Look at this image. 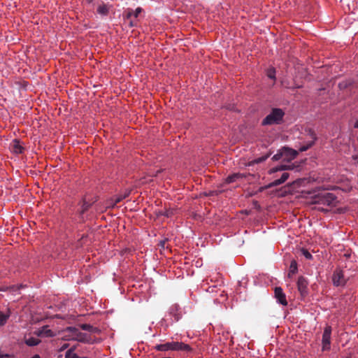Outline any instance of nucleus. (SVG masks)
I'll return each instance as SVG.
<instances>
[{
	"instance_id": "nucleus-18",
	"label": "nucleus",
	"mask_w": 358,
	"mask_h": 358,
	"mask_svg": "<svg viewBox=\"0 0 358 358\" xmlns=\"http://www.w3.org/2000/svg\"><path fill=\"white\" fill-rule=\"evenodd\" d=\"M81 329L84 331H87L94 334H99L101 330L98 327H93L89 324H80Z\"/></svg>"
},
{
	"instance_id": "nucleus-32",
	"label": "nucleus",
	"mask_w": 358,
	"mask_h": 358,
	"mask_svg": "<svg viewBox=\"0 0 358 358\" xmlns=\"http://www.w3.org/2000/svg\"><path fill=\"white\" fill-rule=\"evenodd\" d=\"M301 254L307 259H311L313 258L312 255L310 253V252L305 248L301 249Z\"/></svg>"
},
{
	"instance_id": "nucleus-7",
	"label": "nucleus",
	"mask_w": 358,
	"mask_h": 358,
	"mask_svg": "<svg viewBox=\"0 0 358 358\" xmlns=\"http://www.w3.org/2000/svg\"><path fill=\"white\" fill-rule=\"evenodd\" d=\"M297 287L301 295L305 296L308 294V281L306 279L300 276L297 281Z\"/></svg>"
},
{
	"instance_id": "nucleus-3",
	"label": "nucleus",
	"mask_w": 358,
	"mask_h": 358,
	"mask_svg": "<svg viewBox=\"0 0 358 358\" xmlns=\"http://www.w3.org/2000/svg\"><path fill=\"white\" fill-rule=\"evenodd\" d=\"M99 199V196L96 194H85L79 203V208L78 212L80 215H83L88 210L95 204Z\"/></svg>"
},
{
	"instance_id": "nucleus-40",
	"label": "nucleus",
	"mask_w": 358,
	"mask_h": 358,
	"mask_svg": "<svg viewBox=\"0 0 358 358\" xmlns=\"http://www.w3.org/2000/svg\"><path fill=\"white\" fill-rule=\"evenodd\" d=\"M79 358H81V357H79Z\"/></svg>"
},
{
	"instance_id": "nucleus-26",
	"label": "nucleus",
	"mask_w": 358,
	"mask_h": 358,
	"mask_svg": "<svg viewBox=\"0 0 358 358\" xmlns=\"http://www.w3.org/2000/svg\"><path fill=\"white\" fill-rule=\"evenodd\" d=\"M130 193H131V190L127 189L124 194H119V195L116 196H115L116 202L120 203L123 199H124L127 197H128L129 196Z\"/></svg>"
},
{
	"instance_id": "nucleus-1",
	"label": "nucleus",
	"mask_w": 358,
	"mask_h": 358,
	"mask_svg": "<svg viewBox=\"0 0 358 358\" xmlns=\"http://www.w3.org/2000/svg\"><path fill=\"white\" fill-rule=\"evenodd\" d=\"M312 203L317 204L318 210L329 211L336 206L337 197L333 194L326 191H321L312 197Z\"/></svg>"
},
{
	"instance_id": "nucleus-31",
	"label": "nucleus",
	"mask_w": 358,
	"mask_h": 358,
	"mask_svg": "<svg viewBox=\"0 0 358 358\" xmlns=\"http://www.w3.org/2000/svg\"><path fill=\"white\" fill-rule=\"evenodd\" d=\"M73 349L69 350L65 355V358H79L80 357L78 356L76 353L73 352Z\"/></svg>"
},
{
	"instance_id": "nucleus-33",
	"label": "nucleus",
	"mask_w": 358,
	"mask_h": 358,
	"mask_svg": "<svg viewBox=\"0 0 358 358\" xmlns=\"http://www.w3.org/2000/svg\"><path fill=\"white\" fill-rule=\"evenodd\" d=\"M275 71L274 69H270L267 71V76L271 79H275Z\"/></svg>"
},
{
	"instance_id": "nucleus-24",
	"label": "nucleus",
	"mask_w": 358,
	"mask_h": 358,
	"mask_svg": "<svg viewBox=\"0 0 358 358\" xmlns=\"http://www.w3.org/2000/svg\"><path fill=\"white\" fill-rule=\"evenodd\" d=\"M69 329L70 331L76 334V335L78 336L77 340L78 341H80V342H85V334H83L81 332H78V329L76 328H75V327H69Z\"/></svg>"
},
{
	"instance_id": "nucleus-10",
	"label": "nucleus",
	"mask_w": 358,
	"mask_h": 358,
	"mask_svg": "<svg viewBox=\"0 0 358 358\" xmlns=\"http://www.w3.org/2000/svg\"><path fill=\"white\" fill-rule=\"evenodd\" d=\"M298 155V152L295 150L284 147V157L283 160L290 162L296 158Z\"/></svg>"
},
{
	"instance_id": "nucleus-29",
	"label": "nucleus",
	"mask_w": 358,
	"mask_h": 358,
	"mask_svg": "<svg viewBox=\"0 0 358 358\" xmlns=\"http://www.w3.org/2000/svg\"><path fill=\"white\" fill-rule=\"evenodd\" d=\"M270 155H271V154L268 153L262 157H258L254 160V163H256V164L262 163V162L266 161L270 157Z\"/></svg>"
},
{
	"instance_id": "nucleus-12",
	"label": "nucleus",
	"mask_w": 358,
	"mask_h": 358,
	"mask_svg": "<svg viewBox=\"0 0 358 358\" xmlns=\"http://www.w3.org/2000/svg\"><path fill=\"white\" fill-rule=\"evenodd\" d=\"M308 135L310 136V138H312V141L308 142V143H306V145H302L300 148H299V150L301 152H304V151H306L307 150H308L310 148H311L313 144L315 143V141H316L317 139V137H316V134L315 133V131L313 130V129H308Z\"/></svg>"
},
{
	"instance_id": "nucleus-20",
	"label": "nucleus",
	"mask_w": 358,
	"mask_h": 358,
	"mask_svg": "<svg viewBox=\"0 0 358 358\" xmlns=\"http://www.w3.org/2000/svg\"><path fill=\"white\" fill-rule=\"evenodd\" d=\"M110 6L108 4L102 3L97 7V13L101 15H107L109 12Z\"/></svg>"
},
{
	"instance_id": "nucleus-30",
	"label": "nucleus",
	"mask_w": 358,
	"mask_h": 358,
	"mask_svg": "<svg viewBox=\"0 0 358 358\" xmlns=\"http://www.w3.org/2000/svg\"><path fill=\"white\" fill-rule=\"evenodd\" d=\"M270 155H271V154L268 153L262 157H258L254 160V163H256V164L262 163V162L266 161L270 157Z\"/></svg>"
},
{
	"instance_id": "nucleus-5",
	"label": "nucleus",
	"mask_w": 358,
	"mask_h": 358,
	"mask_svg": "<svg viewBox=\"0 0 358 358\" xmlns=\"http://www.w3.org/2000/svg\"><path fill=\"white\" fill-rule=\"evenodd\" d=\"M331 327L330 326H327L324 328L322 343V350L327 351L330 350L331 348Z\"/></svg>"
},
{
	"instance_id": "nucleus-19",
	"label": "nucleus",
	"mask_w": 358,
	"mask_h": 358,
	"mask_svg": "<svg viewBox=\"0 0 358 358\" xmlns=\"http://www.w3.org/2000/svg\"><path fill=\"white\" fill-rule=\"evenodd\" d=\"M123 20L124 23L128 24V26L131 28L134 27H136L138 24V20L135 19L134 17H131V18H127L126 17V13H123L122 14Z\"/></svg>"
},
{
	"instance_id": "nucleus-35",
	"label": "nucleus",
	"mask_w": 358,
	"mask_h": 358,
	"mask_svg": "<svg viewBox=\"0 0 358 358\" xmlns=\"http://www.w3.org/2000/svg\"><path fill=\"white\" fill-rule=\"evenodd\" d=\"M227 108H228L229 110H234V106H233L229 105V106H227Z\"/></svg>"
},
{
	"instance_id": "nucleus-2",
	"label": "nucleus",
	"mask_w": 358,
	"mask_h": 358,
	"mask_svg": "<svg viewBox=\"0 0 358 358\" xmlns=\"http://www.w3.org/2000/svg\"><path fill=\"white\" fill-rule=\"evenodd\" d=\"M285 112L281 108H272L271 113L262 120V125L279 124L282 121Z\"/></svg>"
},
{
	"instance_id": "nucleus-36",
	"label": "nucleus",
	"mask_w": 358,
	"mask_h": 358,
	"mask_svg": "<svg viewBox=\"0 0 358 358\" xmlns=\"http://www.w3.org/2000/svg\"><path fill=\"white\" fill-rule=\"evenodd\" d=\"M355 127L358 128V120L355 123Z\"/></svg>"
},
{
	"instance_id": "nucleus-14",
	"label": "nucleus",
	"mask_w": 358,
	"mask_h": 358,
	"mask_svg": "<svg viewBox=\"0 0 358 358\" xmlns=\"http://www.w3.org/2000/svg\"><path fill=\"white\" fill-rule=\"evenodd\" d=\"M124 12L126 13L127 18H131V17H134L135 19H137L138 15L142 12V8L138 7L135 10L131 8H127Z\"/></svg>"
},
{
	"instance_id": "nucleus-38",
	"label": "nucleus",
	"mask_w": 358,
	"mask_h": 358,
	"mask_svg": "<svg viewBox=\"0 0 358 358\" xmlns=\"http://www.w3.org/2000/svg\"><path fill=\"white\" fill-rule=\"evenodd\" d=\"M22 227H26V229H28V227H31V225H24V224H22Z\"/></svg>"
},
{
	"instance_id": "nucleus-11",
	"label": "nucleus",
	"mask_w": 358,
	"mask_h": 358,
	"mask_svg": "<svg viewBox=\"0 0 358 358\" xmlns=\"http://www.w3.org/2000/svg\"><path fill=\"white\" fill-rule=\"evenodd\" d=\"M308 135L310 136V138H312V141L308 142V143H306V145H302L300 148H299V150L301 152H304V151H306L307 150H308L310 148H311L313 144L315 143V141H316L317 139V137H316V134L315 133V131L313 130V129H308Z\"/></svg>"
},
{
	"instance_id": "nucleus-22",
	"label": "nucleus",
	"mask_w": 358,
	"mask_h": 358,
	"mask_svg": "<svg viewBox=\"0 0 358 358\" xmlns=\"http://www.w3.org/2000/svg\"><path fill=\"white\" fill-rule=\"evenodd\" d=\"M294 169L293 165H281L275 168H273L270 170V173H275L277 171H284V170H292Z\"/></svg>"
},
{
	"instance_id": "nucleus-34",
	"label": "nucleus",
	"mask_w": 358,
	"mask_h": 358,
	"mask_svg": "<svg viewBox=\"0 0 358 358\" xmlns=\"http://www.w3.org/2000/svg\"><path fill=\"white\" fill-rule=\"evenodd\" d=\"M168 240L169 239L167 238H165L162 239V241H160L159 243V246L162 249L167 248V246H166V243L168 241Z\"/></svg>"
},
{
	"instance_id": "nucleus-27",
	"label": "nucleus",
	"mask_w": 358,
	"mask_h": 358,
	"mask_svg": "<svg viewBox=\"0 0 358 358\" xmlns=\"http://www.w3.org/2000/svg\"><path fill=\"white\" fill-rule=\"evenodd\" d=\"M297 271V263L296 261L293 260L292 261L289 266V276H291L292 275L296 273Z\"/></svg>"
},
{
	"instance_id": "nucleus-23",
	"label": "nucleus",
	"mask_w": 358,
	"mask_h": 358,
	"mask_svg": "<svg viewBox=\"0 0 358 358\" xmlns=\"http://www.w3.org/2000/svg\"><path fill=\"white\" fill-rule=\"evenodd\" d=\"M24 343L28 346H36L41 343V341L38 338L34 337H29L28 338H24Z\"/></svg>"
},
{
	"instance_id": "nucleus-37",
	"label": "nucleus",
	"mask_w": 358,
	"mask_h": 358,
	"mask_svg": "<svg viewBox=\"0 0 358 358\" xmlns=\"http://www.w3.org/2000/svg\"><path fill=\"white\" fill-rule=\"evenodd\" d=\"M6 357H8V355H0V358H6Z\"/></svg>"
},
{
	"instance_id": "nucleus-9",
	"label": "nucleus",
	"mask_w": 358,
	"mask_h": 358,
	"mask_svg": "<svg viewBox=\"0 0 358 358\" xmlns=\"http://www.w3.org/2000/svg\"><path fill=\"white\" fill-rule=\"evenodd\" d=\"M173 350L174 351H183V352H191L192 348L188 344H185L182 342H175L173 341Z\"/></svg>"
},
{
	"instance_id": "nucleus-6",
	"label": "nucleus",
	"mask_w": 358,
	"mask_h": 358,
	"mask_svg": "<svg viewBox=\"0 0 358 358\" xmlns=\"http://www.w3.org/2000/svg\"><path fill=\"white\" fill-rule=\"evenodd\" d=\"M118 202H116V199L110 198L107 199L103 203H96L94 206V208L96 211L103 212L104 210L107 208H114Z\"/></svg>"
},
{
	"instance_id": "nucleus-13",
	"label": "nucleus",
	"mask_w": 358,
	"mask_h": 358,
	"mask_svg": "<svg viewBox=\"0 0 358 358\" xmlns=\"http://www.w3.org/2000/svg\"><path fill=\"white\" fill-rule=\"evenodd\" d=\"M39 336L54 337L56 334L48 326H43L36 333Z\"/></svg>"
},
{
	"instance_id": "nucleus-15",
	"label": "nucleus",
	"mask_w": 358,
	"mask_h": 358,
	"mask_svg": "<svg viewBox=\"0 0 358 358\" xmlns=\"http://www.w3.org/2000/svg\"><path fill=\"white\" fill-rule=\"evenodd\" d=\"M10 145H11L12 151L14 153H16V154H21V153H22V152L24 150V148L20 145L19 140L14 139L12 141Z\"/></svg>"
},
{
	"instance_id": "nucleus-28",
	"label": "nucleus",
	"mask_w": 358,
	"mask_h": 358,
	"mask_svg": "<svg viewBox=\"0 0 358 358\" xmlns=\"http://www.w3.org/2000/svg\"><path fill=\"white\" fill-rule=\"evenodd\" d=\"M284 157V148L280 150L275 155L272 157L273 161H278L280 159H283Z\"/></svg>"
},
{
	"instance_id": "nucleus-25",
	"label": "nucleus",
	"mask_w": 358,
	"mask_h": 358,
	"mask_svg": "<svg viewBox=\"0 0 358 358\" xmlns=\"http://www.w3.org/2000/svg\"><path fill=\"white\" fill-rule=\"evenodd\" d=\"M9 317L10 314L8 313H4L3 312H0V327L3 326L6 323Z\"/></svg>"
},
{
	"instance_id": "nucleus-21",
	"label": "nucleus",
	"mask_w": 358,
	"mask_h": 358,
	"mask_svg": "<svg viewBox=\"0 0 358 358\" xmlns=\"http://www.w3.org/2000/svg\"><path fill=\"white\" fill-rule=\"evenodd\" d=\"M244 177H245V176L242 173H234L232 175L229 176L226 178V182L227 183H231V182H234L236 181L237 180L243 178Z\"/></svg>"
},
{
	"instance_id": "nucleus-16",
	"label": "nucleus",
	"mask_w": 358,
	"mask_h": 358,
	"mask_svg": "<svg viewBox=\"0 0 358 358\" xmlns=\"http://www.w3.org/2000/svg\"><path fill=\"white\" fill-rule=\"evenodd\" d=\"M288 178H289V173H283L279 179L273 180L272 182H271L269 184L268 187H275V186L280 185L284 183L287 180Z\"/></svg>"
},
{
	"instance_id": "nucleus-17",
	"label": "nucleus",
	"mask_w": 358,
	"mask_h": 358,
	"mask_svg": "<svg viewBox=\"0 0 358 358\" xmlns=\"http://www.w3.org/2000/svg\"><path fill=\"white\" fill-rule=\"evenodd\" d=\"M155 349L158 351H168L173 350V341L167 342L164 344H159L155 347Z\"/></svg>"
},
{
	"instance_id": "nucleus-4",
	"label": "nucleus",
	"mask_w": 358,
	"mask_h": 358,
	"mask_svg": "<svg viewBox=\"0 0 358 358\" xmlns=\"http://www.w3.org/2000/svg\"><path fill=\"white\" fill-rule=\"evenodd\" d=\"M347 281L348 278H345L343 270L337 268L334 271L332 275V282L334 286L343 287Z\"/></svg>"
},
{
	"instance_id": "nucleus-39",
	"label": "nucleus",
	"mask_w": 358,
	"mask_h": 358,
	"mask_svg": "<svg viewBox=\"0 0 358 358\" xmlns=\"http://www.w3.org/2000/svg\"><path fill=\"white\" fill-rule=\"evenodd\" d=\"M169 214H170V213H169V211H167V212H166V215L167 217H169Z\"/></svg>"
},
{
	"instance_id": "nucleus-8",
	"label": "nucleus",
	"mask_w": 358,
	"mask_h": 358,
	"mask_svg": "<svg viewBox=\"0 0 358 358\" xmlns=\"http://www.w3.org/2000/svg\"><path fill=\"white\" fill-rule=\"evenodd\" d=\"M274 294H275V297L279 303L282 304V306L287 305L286 296H285V293L283 292L282 289L281 287H275Z\"/></svg>"
}]
</instances>
